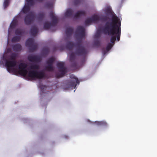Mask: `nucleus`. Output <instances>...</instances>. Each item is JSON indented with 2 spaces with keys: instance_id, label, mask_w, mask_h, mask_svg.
Returning a JSON list of instances; mask_svg holds the SVG:
<instances>
[{
  "instance_id": "nucleus-14",
  "label": "nucleus",
  "mask_w": 157,
  "mask_h": 157,
  "mask_svg": "<svg viewBox=\"0 0 157 157\" xmlns=\"http://www.w3.org/2000/svg\"><path fill=\"white\" fill-rule=\"evenodd\" d=\"M38 32V29L35 25L32 26L30 30L31 35L33 36H35Z\"/></svg>"
},
{
  "instance_id": "nucleus-25",
  "label": "nucleus",
  "mask_w": 157,
  "mask_h": 157,
  "mask_svg": "<svg viewBox=\"0 0 157 157\" xmlns=\"http://www.w3.org/2000/svg\"><path fill=\"white\" fill-rule=\"evenodd\" d=\"M93 22L91 18L86 19L85 21V24L86 25H87Z\"/></svg>"
},
{
  "instance_id": "nucleus-27",
  "label": "nucleus",
  "mask_w": 157,
  "mask_h": 157,
  "mask_svg": "<svg viewBox=\"0 0 157 157\" xmlns=\"http://www.w3.org/2000/svg\"><path fill=\"white\" fill-rule=\"evenodd\" d=\"M110 41L112 43H114L116 39V37L115 35L111 36Z\"/></svg>"
},
{
  "instance_id": "nucleus-23",
  "label": "nucleus",
  "mask_w": 157,
  "mask_h": 157,
  "mask_svg": "<svg viewBox=\"0 0 157 157\" xmlns=\"http://www.w3.org/2000/svg\"><path fill=\"white\" fill-rule=\"evenodd\" d=\"M49 49L48 47H44L43 48L42 52L45 54H48L49 52Z\"/></svg>"
},
{
  "instance_id": "nucleus-33",
  "label": "nucleus",
  "mask_w": 157,
  "mask_h": 157,
  "mask_svg": "<svg viewBox=\"0 0 157 157\" xmlns=\"http://www.w3.org/2000/svg\"><path fill=\"white\" fill-rule=\"evenodd\" d=\"M7 51L8 52H10L11 51V49L10 48H8L7 50Z\"/></svg>"
},
{
  "instance_id": "nucleus-19",
  "label": "nucleus",
  "mask_w": 157,
  "mask_h": 157,
  "mask_svg": "<svg viewBox=\"0 0 157 157\" xmlns=\"http://www.w3.org/2000/svg\"><path fill=\"white\" fill-rule=\"evenodd\" d=\"M18 21L17 19H14L12 21L10 24V28L13 29L14 28L17 24Z\"/></svg>"
},
{
  "instance_id": "nucleus-13",
  "label": "nucleus",
  "mask_w": 157,
  "mask_h": 157,
  "mask_svg": "<svg viewBox=\"0 0 157 157\" xmlns=\"http://www.w3.org/2000/svg\"><path fill=\"white\" fill-rule=\"evenodd\" d=\"M79 82L78 78L74 76L73 79L68 82V85L70 86L71 87L75 86V87L76 86V83L79 84Z\"/></svg>"
},
{
  "instance_id": "nucleus-12",
  "label": "nucleus",
  "mask_w": 157,
  "mask_h": 157,
  "mask_svg": "<svg viewBox=\"0 0 157 157\" xmlns=\"http://www.w3.org/2000/svg\"><path fill=\"white\" fill-rule=\"evenodd\" d=\"M28 59L31 62H39L41 60L40 57L36 56L29 55L28 57Z\"/></svg>"
},
{
  "instance_id": "nucleus-11",
  "label": "nucleus",
  "mask_w": 157,
  "mask_h": 157,
  "mask_svg": "<svg viewBox=\"0 0 157 157\" xmlns=\"http://www.w3.org/2000/svg\"><path fill=\"white\" fill-rule=\"evenodd\" d=\"M74 31V29L72 27H67L65 33L67 38L65 40L66 41H67L70 39V37L72 36Z\"/></svg>"
},
{
  "instance_id": "nucleus-21",
  "label": "nucleus",
  "mask_w": 157,
  "mask_h": 157,
  "mask_svg": "<svg viewBox=\"0 0 157 157\" xmlns=\"http://www.w3.org/2000/svg\"><path fill=\"white\" fill-rule=\"evenodd\" d=\"M91 18L92 22H97L100 19L99 17L97 15H94L92 16Z\"/></svg>"
},
{
  "instance_id": "nucleus-17",
  "label": "nucleus",
  "mask_w": 157,
  "mask_h": 157,
  "mask_svg": "<svg viewBox=\"0 0 157 157\" xmlns=\"http://www.w3.org/2000/svg\"><path fill=\"white\" fill-rule=\"evenodd\" d=\"M73 11L71 8L68 9L65 13V16L66 17H71L73 14Z\"/></svg>"
},
{
  "instance_id": "nucleus-20",
  "label": "nucleus",
  "mask_w": 157,
  "mask_h": 157,
  "mask_svg": "<svg viewBox=\"0 0 157 157\" xmlns=\"http://www.w3.org/2000/svg\"><path fill=\"white\" fill-rule=\"evenodd\" d=\"M113 46V44H112L110 43H108L106 48V51H105V50L103 51V53L104 54H105L106 53V52L109 51L112 48Z\"/></svg>"
},
{
  "instance_id": "nucleus-24",
  "label": "nucleus",
  "mask_w": 157,
  "mask_h": 157,
  "mask_svg": "<svg viewBox=\"0 0 157 157\" xmlns=\"http://www.w3.org/2000/svg\"><path fill=\"white\" fill-rule=\"evenodd\" d=\"M44 15L43 13H40L38 15L37 19L40 21L42 20L44 18Z\"/></svg>"
},
{
  "instance_id": "nucleus-16",
  "label": "nucleus",
  "mask_w": 157,
  "mask_h": 157,
  "mask_svg": "<svg viewBox=\"0 0 157 157\" xmlns=\"http://www.w3.org/2000/svg\"><path fill=\"white\" fill-rule=\"evenodd\" d=\"M12 48L13 50L15 52L20 51L22 49V47L21 45L19 44L13 45Z\"/></svg>"
},
{
  "instance_id": "nucleus-29",
  "label": "nucleus",
  "mask_w": 157,
  "mask_h": 157,
  "mask_svg": "<svg viewBox=\"0 0 157 157\" xmlns=\"http://www.w3.org/2000/svg\"><path fill=\"white\" fill-rule=\"evenodd\" d=\"M94 45L96 46H98L100 45V42L99 40H97L94 42Z\"/></svg>"
},
{
  "instance_id": "nucleus-30",
  "label": "nucleus",
  "mask_w": 157,
  "mask_h": 157,
  "mask_svg": "<svg viewBox=\"0 0 157 157\" xmlns=\"http://www.w3.org/2000/svg\"><path fill=\"white\" fill-rule=\"evenodd\" d=\"M46 6L48 8H52L53 5L52 3H48L46 4Z\"/></svg>"
},
{
  "instance_id": "nucleus-3",
  "label": "nucleus",
  "mask_w": 157,
  "mask_h": 157,
  "mask_svg": "<svg viewBox=\"0 0 157 157\" xmlns=\"http://www.w3.org/2000/svg\"><path fill=\"white\" fill-rule=\"evenodd\" d=\"M121 22L118 17L116 16H113L111 21L106 22L102 27V32L105 35L110 36L115 35L117 40L119 41L121 34Z\"/></svg>"
},
{
  "instance_id": "nucleus-18",
  "label": "nucleus",
  "mask_w": 157,
  "mask_h": 157,
  "mask_svg": "<svg viewBox=\"0 0 157 157\" xmlns=\"http://www.w3.org/2000/svg\"><path fill=\"white\" fill-rule=\"evenodd\" d=\"M30 6L25 4L22 10V12L24 13H28L30 10Z\"/></svg>"
},
{
  "instance_id": "nucleus-9",
  "label": "nucleus",
  "mask_w": 157,
  "mask_h": 157,
  "mask_svg": "<svg viewBox=\"0 0 157 157\" xmlns=\"http://www.w3.org/2000/svg\"><path fill=\"white\" fill-rule=\"evenodd\" d=\"M15 33L17 36H14L12 38L11 40L12 42H17L19 41L21 37L23 35L24 32L21 29H17L15 31Z\"/></svg>"
},
{
  "instance_id": "nucleus-8",
  "label": "nucleus",
  "mask_w": 157,
  "mask_h": 157,
  "mask_svg": "<svg viewBox=\"0 0 157 157\" xmlns=\"http://www.w3.org/2000/svg\"><path fill=\"white\" fill-rule=\"evenodd\" d=\"M36 16L33 12H30L26 15L24 19L25 24L27 25H29L31 24L34 21Z\"/></svg>"
},
{
  "instance_id": "nucleus-26",
  "label": "nucleus",
  "mask_w": 157,
  "mask_h": 157,
  "mask_svg": "<svg viewBox=\"0 0 157 157\" xmlns=\"http://www.w3.org/2000/svg\"><path fill=\"white\" fill-rule=\"evenodd\" d=\"M10 2V0H5L3 3V6L5 9L8 6Z\"/></svg>"
},
{
  "instance_id": "nucleus-2",
  "label": "nucleus",
  "mask_w": 157,
  "mask_h": 157,
  "mask_svg": "<svg viewBox=\"0 0 157 157\" xmlns=\"http://www.w3.org/2000/svg\"><path fill=\"white\" fill-rule=\"evenodd\" d=\"M27 66V64L25 63H20L18 65V74L24 77L28 74L29 77L34 80L48 78V75L43 71H38L36 70L39 69L40 66L39 65L35 64H32L30 66V68L33 70L29 71V72L26 69Z\"/></svg>"
},
{
  "instance_id": "nucleus-7",
  "label": "nucleus",
  "mask_w": 157,
  "mask_h": 157,
  "mask_svg": "<svg viewBox=\"0 0 157 157\" xmlns=\"http://www.w3.org/2000/svg\"><path fill=\"white\" fill-rule=\"evenodd\" d=\"M25 45L29 48V52H34L37 49V44L34 43V39L32 38H28L25 43Z\"/></svg>"
},
{
  "instance_id": "nucleus-6",
  "label": "nucleus",
  "mask_w": 157,
  "mask_h": 157,
  "mask_svg": "<svg viewBox=\"0 0 157 157\" xmlns=\"http://www.w3.org/2000/svg\"><path fill=\"white\" fill-rule=\"evenodd\" d=\"M59 71L60 73H58L56 74V77L57 78H59L63 77L66 73L67 71L64 66V63L63 62H58L56 64Z\"/></svg>"
},
{
  "instance_id": "nucleus-32",
  "label": "nucleus",
  "mask_w": 157,
  "mask_h": 157,
  "mask_svg": "<svg viewBox=\"0 0 157 157\" xmlns=\"http://www.w3.org/2000/svg\"><path fill=\"white\" fill-rule=\"evenodd\" d=\"M39 87L40 89H44L45 88V86L43 85H40Z\"/></svg>"
},
{
  "instance_id": "nucleus-1",
  "label": "nucleus",
  "mask_w": 157,
  "mask_h": 157,
  "mask_svg": "<svg viewBox=\"0 0 157 157\" xmlns=\"http://www.w3.org/2000/svg\"><path fill=\"white\" fill-rule=\"evenodd\" d=\"M75 32L76 35L79 38L78 41L75 44L71 41H69L66 45L67 49L69 50H71L74 46L76 47L75 52L71 53L70 55V59L71 61L75 59V55L78 56H85L87 53L85 47L81 44L82 39L85 36V28L82 26H78Z\"/></svg>"
},
{
  "instance_id": "nucleus-4",
  "label": "nucleus",
  "mask_w": 157,
  "mask_h": 157,
  "mask_svg": "<svg viewBox=\"0 0 157 157\" xmlns=\"http://www.w3.org/2000/svg\"><path fill=\"white\" fill-rule=\"evenodd\" d=\"M17 56V54L14 53L10 56H3V59L5 62V65L8 72L18 73V70L14 68L17 64L16 61Z\"/></svg>"
},
{
  "instance_id": "nucleus-28",
  "label": "nucleus",
  "mask_w": 157,
  "mask_h": 157,
  "mask_svg": "<svg viewBox=\"0 0 157 157\" xmlns=\"http://www.w3.org/2000/svg\"><path fill=\"white\" fill-rule=\"evenodd\" d=\"M108 19V17L107 16H104L101 17L100 19L103 21H106Z\"/></svg>"
},
{
  "instance_id": "nucleus-5",
  "label": "nucleus",
  "mask_w": 157,
  "mask_h": 157,
  "mask_svg": "<svg viewBox=\"0 0 157 157\" xmlns=\"http://www.w3.org/2000/svg\"><path fill=\"white\" fill-rule=\"evenodd\" d=\"M49 16L52 19V22L49 23L47 22L44 23V28L45 29H49L51 28L56 25L58 22V19L57 17L55 16L54 13L52 11L50 12Z\"/></svg>"
},
{
  "instance_id": "nucleus-15",
  "label": "nucleus",
  "mask_w": 157,
  "mask_h": 157,
  "mask_svg": "<svg viewBox=\"0 0 157 157\" xmlns=\"http://www.w3.org/2000/svg\"><path fill=\"white\" fill-rule=\"evenodd\" d=\"M86 13L85 11L84 10H79L78 11L74 16L75 18H78L82 16H85Z\"/></svg>"
},
{
  "instance_id": "nucleus-31",
  "label": "nucleus",
  "mask_w": 157,
  "mask_h": 157,
  "mask_svg": "<svg viewBox=\"0 0 157 157\" xmlns=\"http://www.w3.org/2000/svg\"><path fill=\"white\" fill-rule=\"evenodd\" d=\"M80 3V0H75L74 2L75 5H77L79 4Z\"/></svg>"
},
{
  "instance_id": "nucleus-22",
  "label": "nucleus",
  "mask_w": 157,
  "mask_h": 157,
  "mask_svg": "<svg viewBox=\"0 0 157 157\" xmlns=\"http://www.w3.org/2000/svg\"><path fill=\"white\" fill-rule=\"evenodd\" d=\"M95 123L98 125L106 126L107 125L106 123L104 121H95Z\"/></svg>"
},
{
  "instance_id": "nucleus-34",
  "label": "nucleus",
  "mask_w": 157,
  "mask_h": 157,
  "mask_svg": "<svg viewBox=\"0 0 157 157\" xmlns=\"http://www.w3.org/2000/svg\"><path fill=\"white\" fill-rule=\"evenodd\" d=\"M107 11H106V12H108L109 13H110V11L109 10H107Z\"/></svg>"
},
{
  "instance_id": "nucleus-10",
  "label": "nucleus",
  "mask_w": 157,
  "mask_h": 157,
  "mask_svg": "<svg viewBox=\"0 0 157 157\" xmlns=\"http://www.w3.org/2000/svg\"><path fill=\"white\" fill-rule=\"evenodd\" d=\"M55 60V59L53 57L49 58L46 61V63L47 64L45 67V69L48 71H53L54 67L53 66V64Z\"/></svg>"
}]
</instances>
